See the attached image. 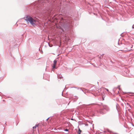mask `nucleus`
<instances>
[{
	"label": "nucleus",
	"instance_id": "obj_1",
	"mask_svg": "<svg viewBox=\"0 0 134 134\" xmlns=\"http://www.w3.org/2000/svg\"><path fill=\"white\" fill-rule=\"evenodd\" d=\"M25 20L28 23H30L33 26L36 25L38 24V21L30 16H27L25 19Z\"/></svg>",
	"mask_w": 134,
	"mask_h": 134
},
{
	"label": "nucleus",
	"instance_id": "obj_2",
	"mask_svg": "<svg viewBox=\"0 0 134 134\" xmlns=\"http://www.w3.org/2000/svg\"><path fill=\"white\" fill-rule=\"evenodd\" d=\"M109 108L107 106L103 105L100 106L99 112L101 114H103L105 113L106 111L109 110Z\"/></svg>",
	"mask_w": 134,
	"mask_h": 134
},
{
	"label": "nucleus",
	"instance_id": "obj_3",
	"mask_svg": "<svg viewBox=\"0 0 134 134\" xmlns=\"http://www.w3.org/2000/svg\"><path fill=\"white\" fill-rule=\"evenodd\" d=\"M93 94L94 96H96L97 95H98L100 94L99 93V90L98 88H97L96 89V91L94 90V91L93 92Z\"/></svg>",
	"mask_w": 134,
	"mask_h": 134
},
{
	"label": "nucleus",
	"instance_id": "obj_4",
	"mask_svg": "<svg viewBox=\"0 0 134 134\" xmlns=\"http://www.w3.org/2000/svg\"><path fill=\"white\" fill-rule=\"evenodd\" d=\"M57 60H54L53 62V68H57L55 67L57 64Z\"/></svg>",
	"mask_w": 134,
	"mask_h": 134
},
{
	"label": "nucleus",
	"instance_id": "obj_5",
	"mask_svg": "<svg viewBox=\"0 0 134 134\" xmlns=\"http://www.w3.org/2000/svg\"><path fill=\"white\" fill-rule=\"evenodd\" d=\"M127 48H125L124 49H125L124 50H122V51H123L125 52H127L129 51H130V50H131V49H128V48H129V47H127Z\"/></svg>",
	"mask_w": 134,
	"mask_h": 134
},
{
	"label": "nucleus",
	"instance_id": "obj_6",
	"mask_svg": "<svg viewBox=\"0 0 134 134\" xmlns=\"http://www.w3.org/2000/svg\"><path fill=\"white\" fill-rule=\"evenodd\" d=\"M39 125V124H37L35 126H34L33 127V128L34 129H36L37 127H38Z\"/></svg>",
	"mask_w": 134,
	"mask_h": 134
},
{
	"label": "nucleus",
	"instance_id": "obj_7",
	"mask_svg": "<svg viewBox=\"0 0 134 134\" xmlns=\"http://www.w3.org/2000/svg\"><path fill=\"white\" fill-rule=\"evenodd\" d=\"M81 132V130H80V129H79L78 132V134H80V133Z\"/></svg>",
	"mask_w": 134,
	"mask_h": 134
},
{
	"label": "nucleus",
	"instance_id": "obj_8",
	"mask_svg": "<svg viewBox=\"0 0 134 134\" xmlns=\"http://www.w3.org/2000/svg\"><path fill=\"white\" fill-rule=\"evenodd\" d=\"M65 131H68L69 130L68 129H66L65 130Z\"/></svg>",
	"mask_w": 134,
	"mask_h": 134
},
{
	"label": "nucleus",
	"instance_id": "obj_9",
	"mask_svg": "<svg viewBox=\"0 0 134 134\" xmlns=\"http://www.w3.org/2000/svg\"><path fill=\"white\" fill-rule=\"evenodd\" d=\"M132 28H134V24L132 26Z\"/></svg>",
	"mask_w": 134,
	"mask_h": 134
},
{
	"label": "nucleus",
	"instance_id": "obj_10",
	"mask_svg": "<svg viewBox=\"0 0 134 134\" xmlns=\"http://www.w3.org/2000/svg\"><path fill=\"white\" fill-rule=\"evenodd\" d=\"M131 47L130 48H132V45H131Z\"/></svg>",
	"mask_w": 134,
	"mask_h": 134
},
{
	"label": "nucleus",
	"instance_id": "obj_11",
	"mask_svg": "<svg viewBox=\"0 0 134 134\" xmlns=\"http://www.w3.org/2000/svg\"><path fill=\"white\" fill-rule=\"evenodd\" d=\"M107 91H108V89H107Z\"/></svg>",
	"mask_w": 134,
	"mask_h": 134
},
{
	"label": "nucleus",
	"instance_id": "obj_12",
	"mask_svg": "<svg viewBox=\"0 0 134 134\" xmlns=\"http://www.w3.org/2000/svg\"><path fill=\"white\" fill-rule=\"evenodd\" d=\"M59 78L60 79H61V78L60 77H59Z\"/></svg>",
	"mask_w": 134,
	"mask_h": 134
},
{
	"label": "nucleus",
	"instance_id": "obj_13",
	"mask_svg": "<svg viewBox=\"0 0 134 134\" xmlns=\"http://www.w3.org/2000/svg\"><path fill=\"white\" fill-rule=\"evenodd\" d=\"M49 46H50V47H51V46H50V45H49Z\"/></svg>",
	"mask_w": 134,
	"mask_h": 134
}]
</instances>
